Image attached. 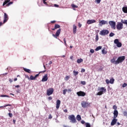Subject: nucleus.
<instances>
[{
    "mask_svg": "<svg viewBox=\"0 0 127 127\" xmlns=\"http://www.w3.org/2000/svg\"><path fill=\"white\" fill-rule=\"evenodd\" d=\"M81 106L84 108H88V107H90V103L87 101H82L81 102Z\"/></svg>",
    "mask_w": 127,
    "mask_h": 127,
    "instance_id": "39448f33",
    "label": "nucleus"
},
{
    "mask_svg": "<svg viewBox=\"0 0 127 127\" xmlns=\"http://www.w3.org/2000/svg\"><path fill=\"white\" fill-rule=\"evenodd\" d=\"M28 80H35V78L34 77V76H32V75H31L30 76V78L29 77H27Z\"/></svg>",
    "mask_w": 127,
    "mask_h": 127,
    "instance_id": "b1692460",
    "label": "nucleus"
},
{
    "mask_svg": "<svg viewBox=\"0 0 127 127\" xmlns=\"http://www.w3.org/2000/svg\"><path fill=\"white\" fill-rule=\"evenodd\" d=\"M61 32V29H59L58 31L56 33V35L53 34V36L55 37V38H57L59 35H60V33Z\"/></svg>",
    "mask_w": 127,
    "mask_h": 127,
    "instance_id": "9d476101",
    "label": "nucleus"
},
{
    "mask_svg": "<svg viewBox=\"0 0 127 127\" xmlns=\"http://www.w3.org/2000/svg\"><path fill=\"white\" fill-rule=\"evenodd\" d=\"M81 84H82V85H86V81H81Z\"/></svg>",
    "mask_w": 127,
    "mask_h": 127,
    "instance_id": "49530a36",
    "label": "nucleus"
},
{
    "mask_svg": "<svg viewBox=\"0 0 127 127\" xmlns=\"http://www.w3.org/2000/svg\"><path fill=\"white\" fill-rule=\"evenodd\" d=\"M81 73H84L85 72V69L82 68L81 70Z\"/></svg>",
    "mask_w": 127,
    "mask_h": 127,
    "instance_id": "6e6d98bb",
    "label": "nucleus"
},
{
    "mask_svg": "<svg viewBox=\"0 0 127 127\" xmlns=\"http://www.w3.org/2000/svg\"><path fill=\"white\" fill-rule=\"evenodd\" d=\"M11 107V105L10 104H7V105H5L3 106H0V108H5V107Z\"/></svg>",
    "mask_w": 127,
    "mask_h": 127,
    "instance_id": "c756f323",
    "label": "nucleus"
},
{
    "mask_svg": "<svg viewBox=\"0 0 127 127\" xmlns=\"http://www.w3.org/2000/svg\"><path fill=\"white\" fill-rule=\"evenodd\" d=\"M95 40L96 41H98V40H99V36H98V35L96 36Z\"/></svg>",
    "mask_w": 127,
    "mask_h": 127,
    "instance_id": "37998d69",
    "label": "nucleus"
},
{
    "mask_svg": "<svg viewBox=\"0 0 127 127\" xmlns=\"http://www.w3.org/2000/svg\"><path fill=\"white\" fill-rule=\"evenodd\" d=\"M122 10L124 13H127V6H124L122 8Z\"/></svg>",
    "mask_w": 127,
    "mask_h": 127,
    "instance_id": "aec40b11",
    "label": "nucleus"
},
{
    "mask_svg": "<svg viewBox=\"0 0 127 127\" xmlns=\"http://www.w3.org/2000/svg\"><path fill=\"white\" fill-rule=\"evenodd\" d=\"M8 20V16L6 13H4L3 23H5Z\"/></svg>",
    "mask_w": 127,
    "mask_h": 127,
    "instance_id": "ddd939ff",
    "label": "nucleus"
},
{
    "mask_svg": "<svg viewBox=\"0 0 127 127\" xmlns=\"http://www.w3.org/2000/svg\"><path fill=\"white\" fill-rule=\"evenodd\" d=\"M99 34L102 36H105V35L109 34V30L107 29L103 30L100 32Z\"/></svg>",
    "mask_w": 127,
    "mask_h": 127,
    "instance_id": "423d86ee",
    "label": "nucleus"
},
{
    "mask_svg": "<svg viewBox=\"0 0 127 127\" xmlns=\"http://www.w3.org/2000/svg\"><path fill=\"white\" fill-rule=\"evenodd\" d=\"M83 62V59H79L77 60V63H78V64H80V63H82Z\"/></svg>",
    "mask_w": 127,
    "mask_h": 127,
    "instance_id": "cd10ccee",
    "label": "nucleus"
},
{
    "mask_svg": "<svg viewBox=\"0 0 127 127\" xmlns=\"http://www.w3.org/2000/svg\"><path fill=\"white\" fill-rule=\"evenodd\" d=\"M117 126H120L121 123H120L118 122V123H117Z\"/></svg>",
    "mask_w": 127,
    "mask_h": 127,
    "instance_id": "0e129e2a",
    "label": "nucleus"
},
{
    "mask_svg": "<svg viewBox=\"0 0 127 127\" xmlns=\"http://www.w3.org/2000/svg\"><path fill=\"white\" fill-rule=\"evenodd\" d=\"M117 30H122L124 28V24L122 22H118L116 25Z\"/></svg>",
    "mask_w": 127,
    "mask_h": 127,
    "instance_id": "20e7f679",
    "label": "nucleus"
},
{
    "mask_svg": "<svg viewBox=\"0 0 127 127\" xmlns=\"http://www.w3.org/2000/svg\"><path fill=\"white\" fill-rule=\"evenodd\" d=\"M90 52L91 53H94L95 52V51H94V49H91Z\"/></svg>",
    "mask_w": 127,
    "mask_h": 127,
    "instance_id": "09e8293b",
    "label": "nucleus"
},
{
    "mask_svg": "<svg viewBox=\"0 0 127 127\" xmlns=\"http://www.w3.org/2000/svg\"><path fill=\"white\" fill-rule=\"evenodd\" d=\"M64 113H67V112H68V110H67V109H64Z\"/></svg>",
    "mask_w": 127,
    "mask_h": 127,
    "instance_id": "052dcab7",
    "label": "nucleus"
},
{
    "mask_svg": "<svg viewBox=\"0 0 127 127\" xmlns=\"http://www.w3.org/2000/svg\"><path fill=\"white\" fill-rule=\"evenodd\" d=\"M111 63H113L114 64H116V60L114 58L111 60Z\"/></svg>",
    "mask_w": 127,
    "mask_h": 127,
    "instance_id": "7c9ffc66",
    "label": "nucleus"
},
{
    "mask_svg": "<svg viewBox=\"0 0 127 127\" xmlns=\"http://www.w3.org/2000/svg\"><path fill=\"white\" fill-rule=\"evenodd\" d=\"M102 0H96L95 1V2H96V3H98V4H99V3H100V2H101V1Z\"/></svg>",
    "mask_w": 127,
    "mask_h": 127,
    "instance_id": "4c0bfd02",
    "label": "nucleus"
},
{
    "mask_svg": "<svg viewBox=\"0 0 127 127\" xmlns=\"http://www.w3.org/2000/svg\"><path fill=\"white\" fill-rule=\"evenodd\" d=\"M96 22V20L94 19H89L87 21V24H92V23H95Z\"/></svg>",
    "mask_w": 127,
    "mask_h": 127,
    "instance_id": "f3484780",
    "label": "nucleus"
},
{
    "mask_svg": "<svg viewBox=\"0 0 127 127\" xmlns=\"http://www.w3.org/2000/svg\"><path fill=\"white\" fill-rule=\"evenodd\" d=\"M102 54H104V55L107 54V52L106 50H105V49H103L102 50Z\"/></svg>",
    "mask_w": 127,
    "mask_h": 127,
    "instance_id": "2f4dec72",
    "label": "nucleus"
},
{
    "mask_svg": "<svg viewBox=\"0 0 127 127\" xmlns=\"http://www.w3.org/2000/svg\"><path fill=\"white\" fill-rule=\"evenodd\" d=\"M113 109L114 110H115V111H116V110H117V109H118V107H117V106L114 105V106H113Z\"/></svg>",
    "mask_w": 127,
    "mask_h": 127,
    "instance_id": "c03bdc74",
    "label": "nucleus"
},
{
    "mask_svg": "<svg viewBox=\"0 0 127 127\" xmlns=\"http://www.w3.org/2000/svg\"><path fill=\"white\" fill-rule=\"evenodd\" d=\"M81 123L82 124V125H84V124H85V121L84 120H82L81 121Z\"/></svg>",
    "mask_w": 127,
    "mask_h": 127,
    "instance_id": "4d7b16f0",
    "label": "nucleus"
},
{
    "mask_svg": "<svg viewBox=\"0 0 127 127\" xmlns=\"http://www.w3.org/2000/svg\"><path fill=\"white\" fill-rule=\"evenodd\" d=\"M9 81L10 82V83H12V79H9Z\"/></svg>",
    "mask_w": 127,
    "mask_h": 127,
    "instance_id": "680f3d73",
    "label": "nucleus"
},
{
    "mask_svg": "<svg viewBox=\"0 0 127 127\" xmlns=\"http://www.w3.org/2000/svg\"><path fill=\"white\" fill-rule=\"evenodd\" d=\"M60 104H61V101H60V100H58L57 101L56 109H59V108L60 107Z\"/></svg>",
    "mask_w": 127,
    "mask_h": 127,
    "instance_id": "a211bd4d",
    "label": "nucleus"
},
{
    "mask_svg": "<svg viewBox=\"0 0 127 127\" xmlns=\"http://www.w3.org/2000/svg\"><path fill=\"white\" fill-rule=\"evenodd\" d=\"M56 22V21H52L51 23H55Z\"/></svg>",
    "mask_w": 127,
    "mask_h": 127,
    "instance_id": "774afa93",
    "label": "nucleus"
},
{
    "mask_svg": "<svg viewBox=\"0 0 127 127\" xmlns=\"http://www.w3.org/2000/svg\"><path fill=\"white\" fill-rule=\"evenodd\" d=\"M64 45H65V46L67 45V44L66 43V39L64 38Z\"/></svg>",
    "mask_w": 127,
    "mask_h": 127,
    "instance_id": "603ef678",
    "label": "nucleus"
},
{
    "mask_svg": "<svg viewBox=\"0 0 127 127\" xmlns=\"http://www.w3.org/2000/svg\"><path fill=\"white\" fill-rule=\"evenodd\" d=\"M98 92L97 93V96H102L104 93H106L107 92V89L105 87H100L98 89Z\"/></svg>",
    "mask_w": 127,
    "mask_h": 127,
    "instance_id": "f257e3e1",
    "label": "nucleus"
},
{
    "mask_svg": "<svg viewBox=\"0 0 127 127\" xmlns=\"http://www.w3.org/2000/svg\"><path fill=\"white\" fill-rule=\"evenodd\" d=\"M118 122V119H116V118H114L111 123V126H115L116 124H117V122Z\"/></svg>",
    "mask_w": 127,
    "mask_h": 127,
    "instance_id": "2eb2a0df",
    "label": "nucleus"
},
{
    "mask_svg": "<svg viewBox=\"0 0 127 127\" xmlns=\"http://www.w3.org/2000/svg\"><path fill=\"white\" fill-rule=\"evenodd\" d=\"M109 24L111 27V28H113V29H116V22L114 21H110L109 22Z\"/></svg>",
    "mask_w": 127,
    "mask_h": 127,
    "instance_id": "0eeeda50",
    "label": "nucleus"
},
{
    "mask_svg": "<svg viewBox=\"0 0 127 127\" xmlns=\"http://www.w3.org/2000/svg\"><path fill=\"white\" fill-rule=\"evenodd\" d=\"M101 49H102V46H98L95 49V51H99V50H101Z\"/></svg>",
    "mask_w": 127,
    "mask_h": 127,
    "instance_id": "bb28decb",
    "label": "nucleus"
},
{
    "mask_svg": "<svg viewBox=\"0 0 127 127\" xmlns=\"http://www.w3.org/2000/svg\"><path fill=\"white\" fill-rule=\"evenodd\" d=\"M67 92V89H65L63 90V94L64 95H66V92Z\"/></svg>",
    "mask_w": 127,
    "mask_h": 127,
    "instance_id": "a19ab883",
    "label": "nucleus"
},
{
    "mask_svg": "<svg viewBox=\"0 0 127 127\" xmlns=\"http://www.w3.org/2000/svg\"><path fill=\"white\" fill-rule=\"evenodd\" d=\"M8 116L10 117V118H12V114L8 113Z\"/></svg>",
    "mask_w": 127,
    "mask_h": 127,
    "instance_id": "5fc2aeb1",
    "label": "nucleus"
},
{
    "mask_svg": "<svg viewBox=\"0 0 127 127\" xmlns=\"http://www.w3.org/2000/svg\"><path fill=\"white\" fill-rule=\"evenodd\" d=\"M127 84L126 83H124L123 84L122 87H123V88H126V87H127Z\"/></svg>",
    "mask_w": 127,
    "mask_h": 127,
    "instance_id": "58836bf2",
    "label": "nucleus"
},
{
    "mask_svg": "<svg viewBox=\"0 0 127 127\" xmlns=\"http://www.w3.org/2000/svg\"><path fill=\"white\" fill-rule=\"evenodd\" d=\"M109 36L110 37H113V36H115V33L113 32L110 33V34H109Z\"/></svg>",
    "mask_w": 127,
    "mask_h": 127,
    "instance_id": "c9c22d12",
    "label": "nucleus"
},
{
    "mask_svg": "<svg viewBox=\"0 0 127 127\" xmlns=\"http://www.w3.org/2000/svg\"><path fill=\"white\" fill-rule=\"evenodd\" d=\"M123 114L125 117H127V111H124Z\"/></svg>",
    "mask_w": 127,
    "mask_h": 127,
    "instance_id": "79ce46f5",
    "label": "nucleus"
},
{
    "mask_svg": "<svg viewBox=\"0 0 127 127\" xmlns=\"http://www.w3.org/2000/svg\"><path fill=\"white\" fill-rule=\"evenodd\" d=\"M65 80H66V81H68V80H69V76H66L65 77Z\"/></svg>",
    "mask_w": 127,
    "mask_h": 127,
    "instance_id": "8fccbe9b",
    "label": "nucleus"
},
{
    "mask_svg": "<svg viewBox=\"0 0 127 127\" xmlns=\"http://www.w3.org/2000/svg\"><path fill=\"white\" fill-rule=\"evenodd\" d=\"M76 94L79 97H84V96H86V93H85V92H84L83 91L77 92L76 93Z\"/></svg>",
    "mask_w": 127,
    "mask_h": 127,
    "instance_id": "9b49d317",
    "label": "nucleus"
},
{
    "mask_svg": "<svg viewBox=\"0 0 127 127\" xmlns=\"http://www.w3.org/2000/svg\"><path fill=\"white\" fill-rule=\"evenodd\" d=\"M78 26H79V27H81L82 26V24L79 23Z\"/></svg>",
    "mask_w": 127,
    "mask_h": 127,
    "instance_id": "338daca9",
    "label": "nucleus"
},
{
    "mask_svg": "<svg viewBox=\"0 0 127 127\" xmlns=\"http://www.w3.org/2000/svg\"><path fill=\"white\" fill-rule=\"evenodd\" d=\"M38 76H39V73L36 74L35 76H34V77H35V79L36 78H37V77H38Z\"/></svg>",
    "mask_w": 127,
    "mask_h": 127,
    "instance_id": "3c124183",
    "label": "nucleus"
},
{
    "mask_svg": "<svg viewBox=\"0 0 127 127\" xmlns=\"http://www.w3.org/2000/svg\"><path fill=\"white\" fill-rule=\"evenodd\" d=\"M0 97H1L2 98H5V97L7 98H9V96H8V95H1L0 96Z\"/></svg>",
    "mask_w": 127,
    "mask_h": 127,
    "instance_id": "473e14b6",
    "label": "nucleus"
},
{
    "mask_svg": "<svg viewBox=\"0 0 127 127\" xmlns=\"http://www.w3.org/2000/svg\"><path fill=\"white\" fill-rule=\"evenodd\" d=\"M68 120L70 121L72 124H76L77 123V120H76V117H75V115H70L68 116Z\"/></svg>",
    "mask_w": 127,
    "mask_h": 127,
    "instance_id": "f03ea898",
    "label": "nucleus"
},
{
    "mask_svg": "<svg viewBox=\"0 0 127 127\" xmlns=\"http://www.w3.org/2000/svg\"><path fill=\"white\" fill-rule=\"evenodd\" d=\"M71 6H72V7H73V8H78V6H77V5H75V4H71Z\"/></svg>",
    "mask_w": 127,
    "mask_h": 127,
    "instance_id": "f704fd0d",
    "label": "nucleus"
},
{
    "mask_svg": "<svg viewBox=\"0 0 127 127\" xmlns=\"http://www.w3.org/2000/svg\"><path fill=\"white\" fill-rule=\"evenodd\" d=\"M81 116H80L79 115H78L77 116H76V120L77 121H81Z\"/></svg>",
    "mask_w": 127,
    "mask_h": 127,
    "instance_id": "a878e982",
    "label": "nucleus"
},
{
    "mask_svg": "<svg viewBox=\"0 0 127 127\" xmlns=\"http://www.w3.org/2000/svg\"><path fill=\"white\" fill-rule=\"evenodd\" d=\"M10 1V0H5L4 2L3 3L2 6H4L5 4H7V3H8V2H9Z\"/></svg>",
    "mask_w": 127,
    "mask_h": 127,
    "instance_id": "412c9836",
    "label": "nucleus"
},
{
    "mask_svg": "<svg viewBox=\"0 0 127 127\" xmlns=\"http://www.w3.org/2000/svg\"><path fill=\"white\" fill-rule=\"evenodd\" d=\"M12 3H13L12 2H9L6 5V6H9V5H10V4H12Z\"/></svg>",
    "mask_w": 127,
    "mask_h": 127,
    "instance_id": "ea45409f",
    "label": "nucleus"
},
{
    "mask_svg": "<svg viewBox=\"0 0 127 127\" xmlns=\"http://www.w3.org/2000/svg\"><path fill=\"white\" fill-rule=\"evenodd\" d=\"M48 99L50 100H52V97H49Z\"/></svg>",
    "mask_w": 127,
    "mask_h": 127,
    "instance_id": "e2e57ef3",
    "label": "nucleus"
},
{
    "mask_svg": "<svg viewBox=\"0 0 127 127\" xmlns=\"http://www.w3.org/2000/svg\"><path fill=\"white\" fill-rule=\"evenodd\" d=\"M73 31L74 34H76V33H77V26H75V25H73Z\"/></svg>",
    "mask_w": 127,
    "mask_h": 127,
    "instance_id": "6ab92c4d",
    "label": "nucleus"
},
{
    "mask_svg": "<svg viewBox=\"0 0 127 127\" xmlns=\"http://www.w3.org/2000/svg\"><path fill=\"white\" fill-rule=\"evenodd\" d=\"M105 81H106V84H107L110 83V80L109 79H106Z\"/></svg>",
    "mask_w": 127,
    "mask_h": 127,
    "instance_id": "de8ad7c7",
    "label": "nucleus"
},
{
    "mask_svg": "<svg viewBox=\"0 0 127 127\" xmlns=\"http://www.w3.org/2000/svg\"><path fill=\"white\" fill-rule=\"evenodd\" d=\"M86 127H91V125H90V123H85Z\"/></svg>",
    "mask_w": 127,
    "mask_h": 127,
    "instance_id": "e433bc0d",
    "label": "nucleus"
},
{
    "mask_svg": "<svg viewBox=\"0 0 127 127\" xmlns=\"http://www.w3.org/2000/svg\"><path fill=\"white\" fill-rule=\"evenodd\" d=\"M121 23H123L124 24H126L127 26V20H121Z\"/></svg>",
    "mask_w": 127,
    "mask_h": 127,
    "instance_id": "5701e85b",
    "label": "nucleus"
},
{
    "mask_svg": "<svg viewBox=\"0 0 127 127\" xmlns=\"http://www.w3.org/2000/svg\"><path fill=\"white\" fill-rule=\"evenodd\" d=\"M67 91H68V92H72V90L71 89H67Z\"/></svg>",
    "mask_w": 127,
    "mask_h": 127,
    "instance_id": "bf43d9fd",
    "label": "nucleus"
},
{
    "mask_svg": "<svg viewBox=\"0 0 127 127\" xmlns=\"http://www.w3.org/2000/svg\"><path fill=\"white\" fill-rule=\"evenodd\" d=\"M113 115H114V119H117L119 115V112H118V110H114Z\"/></svg>",
    "mask_w": 127,
    "mask_h": 127,
    "instance_id": "dca6fc26",
    "label": "nucleus"
},
{
    "mask_svg": "<svg viewBox=\"0 0 127 127\" xmlns=\"http://www.w3.org/2000/svg\"><path fill=\"white\" fill-rule=\"evenodd\" d=\"M48 80V75L47 74H45L42 79V82H46Z\"/></svg>",
    "mask_w": 127,
    "mask_h": 127,
    "instance_id": "4468645a",
    "label": "nucleus"
},
{
    "mask_svg": "<svg viewBox=\"0 0 127 127\" xmlns=\"http://www.w3.org/2000/svg\"><path fill=\"white\" fill-rule=\"evenodd\" d=\"M54 6H55V7H59V5H57L56 4H54Z\"/></svg>",
    "mask_w": 127,
    "mask_h": 127,
    "instance_id": "13d9d810",
    "label": "nucleus"
},
{
    "mask_svg": "<svg viewBox=\"0 0 127 127\" xmlns=\"http://www.w3.org/2000/svg\"><path fill=\"white\" fill-rule=\"evenodd\" d=\"M57 28H60V25L58 24H56L55 25V29H57Z\"/></svg>",
    "mask_w": 127,
    "mask_h": 127,
    "instance_id": "72a5a7b5",
    "label": "nucleus"
},
{
    "mask_svg": "<svg viewBox=\"0 0 127 127\" xmlns=\"http://www.w3.org/2000/svg\"><path fill=\"white\" fill-rule=\"evenodd\" d=\"M73 74L74 76H77V75H78V74H79V72L76 71L75 70H74L73 71Z\"/></svg>",
    "mask_w": 127,
    "mask_h": 127,
    "instance_id": "393cba45",
    "label": "nucleus"
},
{
    "mask_svg": "<svg viewBox=\"0 0 127 127\" xmlns=\"http://www.w3.org/2000/svg\"><path fill=\"white\" fill-rule=\"evenodd\" d=\"M53 92H54V89L53 88H50L47 91V95L48 96H50L53 94Z\"/></svg>",
    "mask_w": 127,
    "mask_h": 127,
    "instance_id": "1a4fd4ad",
    "label": "nucleus"
},
{
    "mask_svg": "<svg viewBox=\"0 0 127 127\" xmlns=\"http://www.w3.org/2000/svg\"><path fill=\"white\" fill-rule=\"evenodd\" d=\"M105 24H108V21L102 20L99 22V25L100 26H103Z\"/></svg>",
    "mask_w": 127,
    "mask_h": 127,
    "instance_id": "f8f14e48",
    "label": "nucleus"
},
{
    "mask_svg": "<svg viewBox=\"0 0 127 127\" xmlns=\"http://www.w3.org/2000/svg\"><path fill=\"white\" fill-rule=\"evenodd\" d=\"M114 44H116V46L119 48H121L122 47V45H123L122 44V43L120 42L119 41V39H116L114 40Z\"/></svg>",
    "mask_w": 127,
    "mask_h": 127,
    "instance_id": "6e6552de",
    "label": "nucleus"
},
{
    "mask_svg": "<svg viewBox=\"0 0 127 127\" xmlns=\"http://www.w3.org/2000/svg\"><path fill=\"white\" fill-rule=\"evenodd\" d=\"M46 0H43V2L44 4H47V2H46Z\"/></svg>",
    "mask_w": 127,
    "mask_h": 127,
    "instance_id": "864d4df0",
    "label": "nucleus"
},
{
    "mask_svg": "<svg viewBox=\"0 0 127 127\" xmlns=\"http://www.w3.org/2000/svg\"><path fill=\"white\" fill-rule=\"evenodd\" d=\"M125 59L126 58L125 57V56L119 57L118 58L117 60L116 61L115 64H120V63H122V62H123Z\"/></svg>",
    "mask_w": 127,
    "mask_h": 127,
    "instance_id": "7ed1b4c3",
    "label": "nucleus"
},
{
    "mask_svg": "<svg viewBox=\"0 0 127 127\" xmlns=\"http://www.w3.org/2000/svg\"><path fill=\"white\" fill-rule=\"evenodd\" d=\"M15 87V88H19V87H20V86H19V85H16Z\"/></svg>",
    "mask_w": 127,
    "mask_h": 127,
    "instance_id": "69168bd1",
    "label": "nucleus"
},
{
    "mask_svg": "<svg viewBox=\"0 0 127 127\" xmlns=\"http://www.w3.org/2000/svg\"><path fill=\"white\" fill-rule=\"evenodd\" d=\"M110 83V84H114V82H115V79L114 78H111L109 80Z\"/></svg>",
    "mask_w": 127,
    "mask_h": 127,
    "instance_id": "c85d7f7f",
    "label": "nucleus"
},
{
    "mask_svg": "<svg viewBox=\"0 0 127 127\" xmlns=\"http://www.w3.org/2000/svg\"><path fill=\"white\" fill-rule=\"evenodd\" d=\"M49 120H51V119H52V115L51 114H50L49 115V118H48Z\"/></svg>",
    "mask_w": 127,
    "mask_h": 127,
    "instance_id": "a18cd8bd",
    "label": "nucleus"
},
{
    "mask_svg": "<svg viewBox=\"0 0 127 127\" xmlns=\"http://www.w3.org/2000/svg\"><path fill=\"white\" fill-rule=\"evenodd\" d=\"M23 70L24 71H25V72H26L27 73H31V70L29 69L28 68H23Z\"/></svg>",
    "mask_w": 127,
    "mask_h": 127,
    "instance_id": "4be33fe9",
    "label": "nucleus"
}]
</instances>
